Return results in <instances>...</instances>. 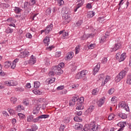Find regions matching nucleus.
Masks as SVG:
<instances>
[{"label":"nucleus","mask_w":131,"mask_h":131,"mask_svg":"<svg viewBox=\"0 0 131 131\" xmlns=\"http://www.w3.org/2000/svg\"><path fill=\"white\" fill-rule=\"evenodd\" d=\"M74 56V53L73 52H70L67 54V56L66 57V60H69V59H72Z\"/></svg>","instance_id":"22"},{"label":"nucleus","mask_w":131,"mask_h":131,"mask_svg":"<svg viewBox=\"0 0 131 131\" xmlns=\"http://www.w3.org/2000/svg\"><path fill=\"white\" fill-rule=\"evenodd\" d=\"M55 80H56L55 78H49L46 80V82L48 84H50L55 82Z\"/></svg>","instance_id":"29"},{"label":"nucleus","mask_w":131,"mask_h":131,"mask_svg":"<svg viewBox=\"0 0 131 131\" xmlns=\"http://www.w3.org/2000/svg\"><path fill=\"white\" fill-rule=\"evenodd\" d=\"M94 36H95V34L93 33L84 34L81 37V39L84 40V39H88V38H90V37H94Z\"/></svg>","instance_id":"17"},{"label":"nucleus","mask_w":131,"mask_h":131,"mask_svg":"<svg viewBox=\"0 0 131 131\" xmlns=\"http://www.w3.org/2000/svg\"><path fill=\"white\" fill-rule=\"evenodd\" d=\"M99 128V126L98 125H96L94 123L90 124H86L85 125V130L90 131H97Z\"/></svg>","instance_id":"3"},{"label":"nucleus","mask_w":131,"mask_h":131,"mask_svg":"<svg viewBox=\"0 0 131 131\" xmlns=\"http://www.w3.org/2000/svg\"><path fill=\"white\" fill-rule=\"evenodd\" d=\"M47 15H50L52 13V9L49 8L46 10Z\"/></svg>","instance_id":"60"},{"label":"nucleus","mask_w":131,"mask_h":131,"mask_svg":"<svg viewBox=\"0 0 131 131\" xmlns=\"http://www.w3.org/2000/svg\"><path fill=\"white\" fill-rule=\"evenodd\" d=\"M114 118H115V115H114V114H111L108 117V120H113V119H114Z\"/></svg>","instance_id":"41"},{"label":"nucleus","mask_w":131,"mask_h":131,"mask_svg":"<svg viewBox=\"0 0 131 131\" xmlns=\"http://www.w3.org/2000/svg\"><path fill=\"white\" fill-rule=\"evenodd\" d=\"M95 47H96L95 44H91L90 46H88V49L89 50H93V49H95Z\"/></svg>","instance_id":"53"},{"label":"nucleus","mask_w":131,"mask_h":131,"mask_svg":"<svg viewBox=\"0 0 131 131\" xmlns=\"http://www.w3.org/2000/svg\"><path fill=\"white\" fill-rule=\"evenodd\" d=\"M38 112H39V110L36 107L33 111V114L36 115V114H38Z\"/></svg>","instance_id":"46"},{"label":"nucleus","mask_w":131,"mask_h":131,"mask_svg":"<svg viewBox=\"0 0 131 131\" xmlns=\"http://www.w3.org/2000/svg\"><path fill=\"white\" fill-rule=\"evenodd\" d=\"M83 108L84 107L82 106V104L77 103V105L76 108V110H82Z\"/></svg>","instance_id":"38"},{"label":"nucleus","mask_w":131,"mask_h":131,"mask_svg":"<svg viewBox=\"0 0 131 131\" xmlns=\"http://www.w3.org/2000/svg\"><path fill=\"white\" fill-rule=\"evenodd\" d=\"M89 72L88 71L83 70L77 73L75 77L76 79H80L83 78V79L84 80V79H86V75Z\"/></svg>","instance_id":"2"},{"label":"nucleus","mask_w":131,"mask_h":131,"mask_svg":"<svg viewBox=\"0 0 131 131\" xmlns=\"http://www.w3.org/2000/svg\"><path fill=\"white\" fill-rule=\"evenodd\" d=\"M10 101H11V103H12V104H16L17 102V98L11 97V98L10 99Z\"/></svg>","instance_id":"45"},{"label":"nucleus","mask_w":131,"mask_h":131,"mask_svg":"<svg viewBox=\"0 0 131 131\" xmlns=\"http://www.w3.org/2000/svg\"><path fill=\"white\" fill-rule=\"evenodd\" d=\"M100 64L98 63L95 67L93 69V75H96V73H98L99 72V70H100Z\"/></svg>","instance_id":"20"},{"label":"nucleus","mask_w":131,"mask_h":131,"mask_svg":"<svg viewBox=\"0 0 131 131\" xmlns=\"http://www.w3.org/2000/svg\"><path fill=\"white\" fill-rule=\"evenodd\" d=\"M45 29L46 30V34H49L50 31H52V30H53V24H50V25H48L46 27V29Z\"/></svg>","instance_id":"18"},{"label":"nucleus","mask_w":131,"mask_h":131,"mask_svg":"<svg viewBox=\"0 0 131 131\" xmlns=\"http://www.w3.org/2000/svg\"><path fill=\"white\" fill-rule=\"evenodd\" d=\"M126 58V53H123L121 55L119 53H117L116 55V59L118 60V62H122L125 60Z\"/></svg>","instance_id":"6"},{"label":"nucleus","mask_w":131,"mask_h":131,"mask_svg":"<svg viewBox=\"0 0 131 131\" xmlns=\"http://www.w3.org/2000/svg\"><path fill=\"white\" fill-rule=\"evenodd\" d=\"M104 81H102V83L101 84V86H104V85L105 84H106V83H107V82H108V81H109L110 80V76H106L105 77H104Z\"/></svg>","instance_id":"23"},{"label":"nucleus","mask_w":131,"mask_h":131,"mask_svg":"<svg viewBox=\"0 0 131 131\" xmlns=\"http://www.w3.org/2000/svg\"><path fill=\"white\" fill-rule=\"evenodd\" d=\"M98 21H99L100 23H103V22L105 21V17L104 16L99 17L98 18Z\"/></svg>","instance_id":"52"},{"label":"nucleus","mask_w":131,"mask_h":131,"mask_svg":"<svg viewBox=\"0 0 131 131\" xmlns=\"http://www.w3.org/2000/svg\"><path fill=\"white\" fill-rule=\"evenodd\" d=\"M94 16H95V11H89L87 13L88 18H93Z\"/></svg>","instance_id":"27"},{"label":"nucleus","mask_w":131,"mask_h":131,"mask_svg":"<svg viewBox=\"0 0 131 131\" xmlns=\"http://www.w3.org/2000/svg\"><path fill=\"white\" fill-rule=\"evenodd\" d=\"M77 6H76L75 9H74V12H77V10L79 9V8H81V7H82L83 6V4H84V2H82V3H76Z\"/></svg>","instance_id":"24"},{"label":"nucleus","mask_w":131,"mask_h":131,"mask_svg":"<svg viewBox=\"0 0 131 131\" xmlns=\"http://www.w3.org/2000/svg\"><path fill=\"white\" fill-rule=\"evenodd\" d=\"M12 65V62L10 61H6L5 63V68H9Z\"/></svg>","instance_id":"40"},{"label":"nucleus","mask_w":131,"mask_h":131,"mask_svg":"<svg viewBox=\"0 0 131 131\" xmlns=\"http://www.w3.org/2000/svg\"><path fill=\"white\" fill-rule=\"evenodd\" d=\"M79 51H80V48H79V46H77L75 48V54H78Z\"/></svg>","instance_id":"57"},{"label":"nucleus","mask_w":131,"mask_h":131,"mask_svg":"<svg viewBox=\"0 0 131 131\" xmlns=\"http://www.w3.org/2000/svg\"><path fill=\"white\" fill-rule=\"evenodd\" d=\"M28 56H29V52L27 51V50H25L20 53L18 57L19 58H26V57H28Z\"/></svg>","instance_id":"12"},{"label":"nucleus","mask_w":131,"mask_h":131,"mask_svg":"<svg viewBox=\"0 0 131 131\" xmlns=\"http://www.w3.org/2000/svg\"><path fill=\"white\" fill-rule=\"evenodd\" d=\"M107 58L103 57L101 60V63L102 64H106V63H107Z\"/></svg>","instance_id":"58"},{"label":"nucleus","mask_w":131,"mask_h":131,"mask_svg":"<svg viewBox=\"0 0 131 131\" xmlns=\"http://www.w3.org/2000/svg\"><path fill=\"white\" fill-rule=\"evenodd\" d=\"M4 83L5 85H8V86H15L18 84L17 81L13 80L5 81Z\"/></svg>","instance_id":"8"},{"label":"nucleus","mask_w":131,"mask_h":131,"mask_svg":"<svg viewBox=\"0 0 131 131\" xmlns=\"http://www.w3.org/2000/svg\"><path fill=\"white\" fill-rule=\"evenodd\" d=\"M74 120L77 122H80V121H82V119L80 118V117L76 116L74 118Z\"/></svg>","instance_id":"44"},{"label":"nucleus","mask_w":131,"mask_h":131,"mask_svg":"<svg viewBox=\"0 0 131 131\" xmlns=\"http://www.w3.org/2000/svg\"><path fill=\"white\" fill-rule=\"evenodd\" d=\"M77 100H78V97H73L70 101H69V105L71 106H73L75 105L76 102H77Z\"/></svg>","instance_id":"14"},{"label":"nucleus","mask_w":131,"mask_h":131,"mask_svg":"<svg viewBox=\"0 0 131 131\" xmlns=\"http://www.w3.org/2000/svg\"><path fill=\"white\" fill-rule=\"evenodd\" d=\"M106 101V98L105 97H101L97 102V105L98 107H102L103 104H104Z\"/></svg>","instance_id":"13"},{"label":"nucleus","mask_w":131,"mask_h":131,"mask_svg":"<svg viewBox=\"0 0 131 131\" xmlns=\"http://www.w3.org/2000/svg\"><path fill=\"white\" fill-rule=\"evenodd\" d=\"M118 116L122 119H126L127 118V115L124 113H120L119 114Z\"/></svg>","instance_id":"34"},{"label":"nucleus","mask_w":131,"mask_h":131,"mask_svg":"<svg viewBox=\"0 0 131 131\" xmlns=\"http://www.w3.org/2000/svg\"><path fill=\"white\" fill-rule=\"evenodd\" d=\"M36 63V58L32 55L31 57L29 60V65H33Z\"/></svg>","instance_id":"15"},{"label":"nucleus","mask_w":131,"mask_h":131,"mask_svg":"<svg viewBox=\"0 0 131 131\" xmlns=\"http://www.w3.org/2000/svg\"><path fill=\"white\" fill-rule=\"evenodd\" d=\"M100 91V90L98 88H96L94 89L92 92V94L93 96H97V95L98 94H99V91Z\"/></svg>","instance_id":"31"},{"label":"nucleus","mask_w":131,"mask_h":131,"mask_svg":"<svg viewBox=\"0 0 131 131\" xmlns=\"http://www.w3.org/2000/svg\"><path fill=\"white\" fill-rule=\"evenodd\" d=\"M13 11H14L16 14H19V13H20V12L22 11V9H21V8L18 7H13Z\"/></svg>","instance_id":"32"},{"label":"nucleus","mask_w":131,"mask_h":131,"mask_svg":"<svg viewBox=\"0 0 131 131\" xmlns=\"http://www.w3.org/2000/svg\"><path fill=\"white\" fill-rule=\"evenodd\" d=\"M23 103L26 105V106H28L29 105V100L28 99H25L23 100Z\"/></svg>","instance_id":"51"},{"label":"nucleus","mask_w":131,"mask_h":131,"mask_svg":"<svg viewBox=\"0 0 131 131\" xmlns=\"http://www.w3.org/2000/svg\"><path fill=\"white\" fill-rule=\"evenodd\" d=\"M74 127L77 130H80V129H82L83 126L79 123H76L74 125Z\"/></svg>","instance_id":"21"},{"label":"nucleus","mask_w":131,"mask_h":131,"mask_svg":"<svg viewBox=\"0 0 131 131\" xmlns=\"http://www.w3.org/2000/svg\"><path fill=\"white\" fill-rule=\"evenodd\" d=\"M34 88H36L37 89L40 86V83L37 81L34 82Z\"/></svg>","instance_id":"43"},{"label":"nucleus","mask_w":131,"mask_h":131,"mask_svg":"<svg viewBox=\"0 0 131 131\" xmlns=\"http://www.w3.org/2000/svg\"><path fill=\"white\" fill-rule=\"evenodd\" d=\"M48 75L49 76H54V75H55V72L54 71V70L51 71L49 72Z\"/></svg>","instance_id":"63"},{"label":"nucleus","mask_w":131,"mask_h":131,"mask_svg":"<svg viewBox=\"0 0 131 131\" xmlns=\"http://www.w3.org/2000/svg\"><path fill=\"white\" fill-rule=\"evenodd\" d=\"M55 2H57L58 4L59 5V6H63L64 5V1L63 0H54Z\"/></svg>","instance_id":"49"},{"label":"nucleus","mask_w":131,"mask_h":131,"mask_svg":"<svg viewBox=\"0 0 131 131\" xmlns=\"http://www.w3.org/2000/svg\"><path fill=\"white\" fill-rule=\"evenodd\" d=\"M17 62H19V59H15L12 62V64L11 66V69H15L16 68V64H17Z\"/></svg>","instance_id":"25"},{"label":"nucleus","mask_w":131,"mask_h":131,"mask_svg":"<svg viewBox=\"0 0 131 131\" xmlns=\"http://www.w3.org/2000/svg\"><path fill=\"white\" fill-rule=\"evenodd\" d=\"M15 110L17 112H21L22 110H24V106L22 105H18L16 107Z\"/></svg>","instance_id":"30"},{"label":"nucleus","mask_w":131,"mask_h":131,"mask_svg":"<svg viewBox=\"0 0 131 131\" xmlns=\"http://www.w3.org/2000/svg\"><path fill=\"white\" fill-rule=\"evenodd\" d=\"M13 29L10 28V27H8L5 30V32L8 34L10 33H13Z\"/></svg>","instance_id":"35"},{"label":"nucleus","mask_w":131,"mask_h":131,"mask_svg":"<svg viewBox=\"0 0 131 131\" xmlns=\"http://www.w3.org/2000/svg\"><path fill=\"white\" fill-rule=\"evenodd\" d=\"M26 37L27 38H29L30 39H31L32 38V35L30 34V33H27L26 34Z\"/></svg>","instance_id":"54"},{"label":"nucleus","mask_w":131,"mask_h":131,"mask_svg":"<svg viewBox=\"0 0 131 131\" xmlns=\"http://www.w3.org/2000/svg\"><path fill=\"white\" fill-rule=\"evenodd\" d=\"M121 47L120 43H116L114 47L111 49V52H116L117 50H119Z\"/></svg>","instance_id":"16"},{"label":"nucleus","mask_w":131,"mask_h":131,"mask_svg":"<svg viewBox=\"0 0 131 131\" xmlns=\"http://www.w3.org/2000/svg\"><path fill=\"white\" fill-rule=\"evenodd\" d=\"M82 24V20H79L76 24V25L79 27V26H80Z\"/></svg>","instance_id":"62"},{"label":"nucleus","mask_w":131,"mask_h":131,"mask_svg":"<svg viewBox=\"0 0 131 131\" xmlns=\"http://www.w3.org/2000/svg\"><path fill=\"white\" fill-rule=\"evenodd\" d=\"M63 122L64 123H69L70 122V117H66L64 119H63Z\"/></svg>","instance_id":"42"},{"label":"nucleus","mask_w":131,"mask_h":131,"mask_svg":"<svg viewBox=\"0 0 131 131\" xmlns=\"http://www.w3.org/2000/svg\"><path fill=\"white\" fill-rule=\"evenodd\" d=\"M59 34L61 35H62L61 38L62 39H65V38H67L68 37V35H69V34L68 33V32L65 31V30L60 31L59 32Z\"/></svg>","instance_id":"11"},{"label":"nucleus","mask_w":131,"mask_h":131,"mask_svg":"<svg viewBox=\"0 0 131 131\" xmlns=\"http://www.w3.org/2000/svg\"><path fill=\"white\" fill-rule=\"evenodd\" d=\"M0 6L2 9H7L10 7V5L6 3H1Z\"/></svg>","instance_id":"33"},{"label":"nucleus","mask_w":131,"mask_h":131,"mask_svg":"<svg viewBox=\"0 0 131 131\" xmlns=\"http://www.w3.org/2000/svg\"><path fill=\"white\" fill-rule=\"evenodd\" d=\"M118 107L119 108H121V109H124V110H125L127 112H129V107H128L126 103L123 101L119 102Z\"/></svg>","instance_id":"5"},{"label":"nucleus","mask_w":131,"mask_h":131,"mask_svg":"<svg viewBox=\"0 0 131 131\" xmlns=\"http://www.w3.org/2000/svg\"><path fill=\"white\" fill-rule=\"evenodd\" d=\"M33 115H32L28 116L27 121L28 122H31V121H33Z\"/></svg>","instance_id":"37"},{"label":"nucleus","mask_w":131,"mask_h":131,"mask_svg":"<svg viewBox=\"0 0 131 131\" xmlns=\"http://www.w3.org/2000/svg\"><path fill=\"white\" fill-rule=\"evenodd\" d=\"M33 93H34L35 95H40V92L37 89L33 90Z\"/></svg>","instance_id":"55"},{"label":"nucleus","mask_w":131,"mask_h":131,"mask_svg":"<svg viewBox=\"0 0 131 131\" xmlns=\"http://www.w3.org/2000/svg\"><path fill=\"white\" fill-rule=\"evenodd\" d=\"M45 46H49L50 45V37L49 36H46L43 40Z\"/></svg>","instance_id":"26"},{"label":"nucleus","mask_w":131,"mask_h":131,"mask_svg":"<svg viewBox=\"0 0 131 131\" xmlns=\"http://www.w3.org/2000/svg\"><path fill=\"white\" fill-rule=\"evenodd\" d=\"M53 70L54 71V73L57 74V75H61V74H63V73L61 68H59L57 66L53 67Z\"/></svg>","instance_id":"9"},{"label":"nucleus","mask_w":131,"mask_h":131,"mask_svg":"<svg viewBox=\"0 0 131 131\" xmlns=\"http://www.w3.org/2000/svg\"><path fill=\"white\" fill-rule=\"evenodd\" d=\"M62 19L63 20L64 24H68L70 21H71V14L69 13H65L62 16Z\"/></svg>","instance_id":"4"},{"label":"nucleus","mask_w":131,"mask_h":131,"mask_svg":"<svg viewBox=\"0 0 131 131\" xmlns=\"http://www.w3.org/2000/svg\"><path fill=\"white\" fill-rule=\"evenodd\" d=\"M127 71H128V68H125L123 70L121 71L115 79L116 82H119L121 79H123L125 75H126Z\"/></svg>","instance_id":"1"},{"label":"nucleus","mask_w":131,"mask_h":131,"mask_svg":"<svg viewBox=\"0 0 131 131\" xmlns=\"http://www.w3.org/2000/svg\"><path fill=\"white\" fill-rule=\"evenodd\" d=\"M38 129V127L35 124H33L31 125V128L27 129V131H36Z\"/></svg>","instance_id":"19"},{"label":"nucleus","mask_w":131,"mask_h":131,"mask_svg":"<svg viewBox=\"0 0 131 131\" xmlns=\"http://www.w3.org/2000/svg\"><path fill=\"white\" fill-rule=\"evenodd\" d=\"M109 36H110L109 32H106L105 33V35L100 38V43H104V42H106V41H107V40L109 39Z\"/></svg>","instance_id":"10"},{"label":"nucleus","mask_w":131,"mask_h":131,"mask_svg":"<svg viewBox=\"0 0 131 131\" xmlns=\"http://www.w3.org/2000/svg\"><path fill=\"white\" fill-rule=\"evenodd\" d=\"M59 68H64L65 66V64L63 62H61L60 64H59L58 66H57Z\"/></svg>","instance_id":"56"},{"label":"nucleus","mask_w":131,"mask_h":131,"mask_svg":"<svg viewBox=\"0 0 131 131\" xmlns=\"http://www.w3.org/2000/svg\"><path fill=\"white\" fill-rule=\"evenodd\" d=\"M45 62L47 66H48V65H50V59L49 58H45Z\"/></svg>","instance_id":"59"},{"label":"nucleus","mask_w":131,"mask_h":131,"mask_svg":"<svg viewBox=\"0 0 131 131\" xmlns=\"http://www.w3.org/2000/svg\"><path fill=\"white\" fill-rule=\"evenodd\" d=\"M115 91V90L114 89V88H111L108 91L107 93L108 94V95H112L114 93Z\"/></svg>","instance_id":"48"},{"label":"nucleus","mask_w":131,"mask_h":131,"mask_svg":"<svg viewBox=\"0 0 131 131\" xmlns=\"http://www.w3.org/2000/svg\"><path fill=\"white\" fill-rule=\"evenodd\" d=\"M65 86L64 85H60L56 88V90H57V91H61L62 90H63Z\"/></svg>","instance_id":"61"},{"label":"nucleus","mask_w":131,"mask_h":131,"mask_svg":"<svg viewBox=\"0 0 131 131\" xmlns=\"http://www.w3.org/2000/svg\"><path fill=\"white\" fill-rule=\"evenodd\" d=\"M77 102L79 104H82L84 102V98L83 97H81L80 98H78V100H77Z\"/></svg>","instance_id":"39"},{"label":"nucleus","mask_w":131,"mask_h":131,"mask_svg":"<svg viewBox=\"0 0 131 131\" xmlns=\"http://www.w3.org/2000/svg\"><path fill=\"white\" fill-rule=\"evenodd\" d=\"M94 110H95V106L91 105L89 107L88 110H86V112H89V113H92V112H93V111H94Z\"/></svg>","instance_id":"36"},{"label":"nucleus","mask_w":131,"mask_h":131,"mask_svg":"<svg viewBox=\"0 0 131 131\" xmlns=\"http://www.w3.org/2000/svg\"><path fill=\"white\" fill-rule=\"evenodd\" d=\"M126 83L127 84H131V77L130 76H127V79H126Z\"/></svg>","instance_id":"47"},{"label":"nucleus","mask_w":131,"mask_h":131,"mask_svg":"<svg viewBox=\"0 0 131 131\" xmlns=\"http://www.w3.org/2000/svg\"><path fill=\"white\" fill-rule=\"evenodd\" d=\"M49 117H50V115H41L40 116H39L38 117L34 119L33 120V122H34V123H36V122L40 121V119L49 118Z\"/></svg>","instance_id":"7"},{"label":"nucleus","mask_w":131,"mask_h":131,"mask_svg":"<svg viewBox=\"0 0 131 131\" xmlns=\"http://www.w3.org/2000/svg\"><path fill=\"white\" fill-rule=\"evenodd\" d=\"M65 127V125L61 124L59 127V131H64Z\"/></svg>","instance_id":"64"},{"label":"nucleus","mask_w":131,"mask_h":131,"mask_svg":"<svg viewBox=\"0 0 131 131\" xmlns=\"http://www.w3.org/2000/svg\"><path fill=\"white\" fill-rule=\"evenodd\" d=\"M18 116L19 117V118L21 120H23L24 119V118H25V115L21 113H18Z\"/></svg>","instance_id":"50"},{"label":"nucleus","mask_w":131,"mask_h":131,"mask_svg":"<svg viewBox=\"0 0 131 131\" xmlns=\"http://www.w3.org/2000/svg\"><path fill=\"white\" fill-rule=\"evenodd\" d=\"M117 125L118 126H119L120 127L117 131L122 130V129L123 128V127L125 126V125H124V123H123V122H119L117 124Z\"/></svg>","instance_id":"28"}]
</instances>
